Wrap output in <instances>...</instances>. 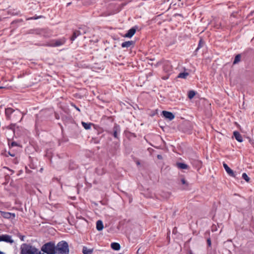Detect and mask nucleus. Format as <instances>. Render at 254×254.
<instances>
[{
    "label": "nucleus",
    "mask_w": 254,
    "mask_h": 254,
    "mask_svg": "<svg viewBox=\"0 0 254 254\" xmlns=\"http://www.w3.org/2000/svg\"><path fill=\"white\" fill-rule=\"evenodd\" d=\"M5 114L7 120L12 119L14 121H16L19 120L21 113L18 109L14 110L11 108H7L5 110Z\"/></svg>",
    "instance_id": "obj_1"
},
{
    "label": "nucleus",
    "mask_w": 254,
    "mask_h": 254,
    "mask_svg": "<svg viewBox=\"0 0 254 254\" xmlns=\"http://www.w3.org/2000/svg\"><path fill=\"white\" fill-rule=\"evenodd\" d=\"M21 254H41L36 248L27 244H23L21 246Z\"/></svg>",
    "instance_id": "obj_2"
},
{
    "label": "nucleus",
    "mask_w": 254,
    "mask_h": 254,
    "mask_svg": "<svg viewBox=\"0 0 254 254\" xmlns=\"http://www.w3.org/2000/svg\"><path fill=\"white\" fill-rule=\"evenodd\" d=\"M56 254H69L68 245L66 242L62 241L56 247Z\"/></svg>",
    "instance_id": "obj_3"
},
{
    "label": "nucleus",
    "mask_w": 254,
    "mask_h": 254,
    "mask_svg": "<svg viewBox=\"0 0 254 254\" xmlns=\"http://www.w3.org/2000/svg\"><path fill=\"white\" fill-rule=\"evenodd\" d=\"M55 243L54 242H49L44 244L41 251L47 254H56Z\"/></svg>",
    "instance_id": "obj_4"
},
{
    "label": "nucleus",
    "mask_w": 254,
    "mask_h": 254,
    "mask_svg": "<svg viewBox=\"0 0 254 254\" xmlns=\"http://www.w3.org/2000/svg\"><path fill=\"white\" fill-rule=\"evenodd\" d=\"M66 40L64 38H62L59 39L53 40L47 44L50 47H59L64 45L65 43Z\"/></svg>",
    "instance_id": "obj_5"
},
{
    "label": "nucleus",
    "mask_w": 254,
    "mask_h": 254,
    "mask_svg": "<svg viewBox=\"0 0 254 254\" xmlns=\"http://www.w3.org/2000/svg\"><path fill=\"white\" fill-rule=\"evenodd\" d=\"M121 132L120 126L117 124H115L113 130L110 132V133L112 134L115 138L119 139V136Z\"/></svg>",
    "instance_id": "obj_6"
},
{
    "label": "nucleus",
    "mask_w": 254,
    "mask_h": 254,
    "mask_svg": "<svg viewBox=\"0 0 254 254\" xmlns=\"http://www.w3.org/2000/svg\"><path fill=\"white\" fill-rule=\"evenodd\" d=\"M29 33L37 35H41L44 37H46V29L36 28L34 29H31L29 31Z\"/></svg>",
    "instance_id": "obj_7"
},
{
    "label": "nucleus",
    "mask_w": 254,
    "mask_h": 254,
    "mask_svg": "<svg viewBox=\"0 0 254 254\" xmlns=\"http://www.w3.org/2000/svg\"><path fill=\"white\" fill-rule=\"evenodd\" d=\"M3 241L10 244L14 243V241L11 239V236L6 234L0 235V242Z\"/></svg>",
    "instance_id": "obj_8"
},
{
    "label": "nucleus",
    "mask_w": 254,
    "mask_h": 254,
    "mask_svg": "<svg viewBox=\"0 0 254 254\" xmlns=\"http://www.w3.org/2000/svg\"><path fill=\"white\" fill-rule=\"evenodd\" d=\"M1 216L4 218L10 219L14 218L15 217V214L10 212H3L0 211Z\"/></svg>",
    "instance_id": "obj_9"
},
{
    "label": "nucleus",
    "mask_w": 254,
    "mask_h": 254,
    "mask_svg": "<svg viewBox=\"0 0 254 254\" xmlns=\"http://www.w3.org/2000/svg\"><path fill=\"white\" fill-rule=\"evenodd\" d=\"M84 33H85V31L84 30L82 32L81 30H75L70 38V40L71 41H73L78 36Z\"/></svg>",
    "instance_id": "obj_10"
},
{
    "label": "nucleus",
    "mask_w": 254,
    "mask_h": 254,
    "mask_svg": "<svg viewBox=\"0 0 254 254\" xmlns=\"http://www.w3.org/2000/svg\"><path fill=\"white\" fill-rule=\"evenodd\" d=\"M223 166L226 171V172L227 173V174L231 177H235V174L233 171L230 169L229 166L225 163H223Z\"/></svg>",
    "instance_id": "obj_11"
},
{
    "label": "nucleus",
    "mask_w": 254,
    "mask_h": 254,
    "mask_svg": "<svg viewBox=\"0 0 254 254\" xmlns=\"http://www.w3.org/2000/svg\"><path fill=\"white\" fill-rule=\"evenodd\" d=\"M162 115L166 119H169L170 121L172 120L175 118V116L172 113L166 111H163Z\"/></svg>",
    "instance_id": "obj_12"
},
{
    "label": "nucleus",
    "mask_w": 254,
    "mask_h": 254,
    "mask_svg": "<svg viewBox=\"0 0 254 254\" xmlns=\"http://www.w3.org/2000/svg\"><path fill=\"white\" fill-rule=\"evenodd\" d=\"M163 69L166 72H169L172 69V66L171 63L169 61H166L163 65Z\"/></svg>",
    "instance_id": "obj_13"
},
{
    "label": "nucleus",
    "mask_w": 254,
    "mask_h": 254,
    "mask_svg": "<svg viewBox=\"0 0 254 254\" xmlns=\"http://www.w3.org/2000/svg\"><path fill=\"white\" fill-rule=\"evenodd\" d=\"M134 45V42L133 41H126L125 42H123L122 45H121V46L122 48H128L131 46H133Z\"/></svg>",
    "instance_id": "obj_14"
},
{
    "label": "nucleus",
    "mask_w": 254,
    "mask_h": 254,
    "mask_svg": "<svg viewBox=\"0 0 254 254\" xmlns=\"http://www.w3.org/2000/svg\"><path fill=\"white\" fill-rule=\"evenodd\" d=\"M135 32L136 29L134 27H132L127 31V32L125 34V37L131 38L135 34Z\"/></svg>",
    "instance_id": "obj_15"
},
{
    "label": "nucleus",
    "mask_w": 254,
    "mask_h": 254,
    "mask_svg": "<svg viewBox=\"0 0 254 254\" xmlns=\"http://www.w3.org/2000/svg\"><path fill=\"white\" fill-rule=\"evenodd\" d=\"M233 135L235 137V139L239 142H242L243 141V137L241 134L239 133V132L237 131H235L233 132Z\"/></svg>",
    "instance_id": "obj_16"
},
{
    "label": "nucleus",
    "mask_w": 254,
    "mask_h": 254,
    "mask_svg": "<svg viewBox=\"0 0 254 254\" xmlns=\"http://www.w3.org/2000/svg\"><path fill=\"white\" fill-rule=\"evenodd\" d=\"M111 247L113 250L115 251H119L121 249L120 245L119 243L116 242L112 243L111 244Z\"/></svg>",
    "instance_id": "obj_17"
},
{
    "label": "nucleus",
    "mask_w": 254,
    "mask_h": 254,
    "mask_svg": "<svg viewBox=\"0 0 254 254\" xmlns=\"http://www.w3.org/2000/svg\"><path fill=\"white\" fill-rule=\"evenodd\" d=\"M176 166L181 169H187L189 168L188 165L183 163H177Z\"/></svg>",
    "instance_id": "obj_18"
},
{
    "label": "nucleus",
    "mask_w": 254,
    "mask_h": 254,
    "mask_svg": "<svg viewBox=\"0 0 254 254\" xmlns=\"http://www.w3.org/2000/svg\"><path fill=\"white\" fill-rule=\"evenodd\" d=\"M104 228L103 222L101 220H98L96 222V229L98 231H101Z\"/></svg>",
    "instance_id": "obj_19"
},
{
    "label": "nucleus",
    "mask_w": 254,
    "mask_h": 254,
    "mask_svg": "<svg viewBox=\"0 0 254 254\" xmlns=\"http://www.w3.org/2000/svg\"><path fill=\"white\" fill-rule=\"evenodd\" d=\"M181 183L184 185L183 189H187L189 187V183L187 182L184 178H182L180 179Z\"/></svg>",
    "instance_id": "obj_20"
},
{
    "label": "nucleus",
    "mask_w": 254,
    "mask_h": 254,
    "mask_svg": "<svg viewBox=\"0 0 254 254\" xmlns=\"http://www.w3.org/2000/svg\"><path fill=\"white\" fill-rule=\"evenodd\" d=\"M241 54L237 55L235 57L233 64H238L241 61Z\"/></svg>",
    "instance_id": "obj_21"
},
{
    "label": "nucleus",
    "mask_w": 254,
    "mask_h": 254,
    "mask_svg": "<svg viewBox=\"0 0 254 254\" xmlns=\"http://www.w3.org/2000/svg\"><path fill=\"white\" fill-rule=\"evenodd\" d=\"M93 250L92 249H87L86 247H84L82 250L83 254H92Z\"/></svg>",
    "instance_id": "obj_22"
},
{
    "label": "nucleus",
    "mask_w": 254,
    "mask_h": 254,
    "mask_svg": "<svg viewBox=\"0 0 254 254\" xmlns=\"http://www.w3.org/2000/svg\"><path fill=\"white\" fill-rule=\"evenodd\" d=\"M188 75H189L188 72H181L178 74V77L186 79L188 77Z\"/></svg>",
    "instance_id": "obj_23"
},
{
    "label": "nucleus",
    "mask_w": 254,
    "mask_h": 254,
    "mask_svg": "<svg viewBox=\"0 0 254 254\" xmlns=\"http://www.w3.org/2000/svg\"><path fill=\"white\" fill-rule=\"evenodd\" d=\"M81 124L84 128L86 129H89L91 128V125L92 124L91 123H86L83 122H82Z\"/></svg>",
    "instance_id": "obj_24"
},
{
    "label": "nucleus",
    "mask_w": 254,
    "mask_h": 254,
    "mask_svg": "<svg viewBox=\"0 0 254 254\" xmlns=\"http://www.w3.org/2000/svg\"><path fill=\"white\" fill-rule=\"evenodd\" d=\"M195 95V91L193 90H190L188 92V98L190 99H191L194 97Z\"/></svg>",
    "instance_id": "obj_25"
},
{
    "label": "nucleus",
    "mask_w": 254,
    "mask_h": 254,
    "mask_svg": "<svg viewBox=\"0 0 254 254\" xmlns=\"http://www.w3.org/2000/svg\"><path fill=\"white\" fill-rule=\"evenodd\" d=\"M242 178L243 179H244L247 182H250V178L248 177V176L247 175L246 173H244L243 174H242Z\"/></svg>",
    "instance_id": "obj_26"
},
{
    "label": "nucleus",
    "mask_w": 254,
    "mask_h": 254,
    "mask_svg": "<svg viewBox=\"0 0 254 254\" xmlns=\"http://www.w3.org/2000/svg\"><path fill=\"white\" fill-rule=\"evenodd\" d=\"M42 17H43V16H42V15L37 16H33V17L28 18L27 19V20H36V19H38L42 18Z\"/></svg>",
    "instance_id": "obj_27"
},
{
    "label": "nucleus",
    "mask_w": 254,
    "mask_h": 254,
    "mask_svg": "<svg viewBox=\"0 0 254 254\" xmlns=\"http://www.w3.org/2000/svg\"><path fill=\"white\" fill-rule=\"evenodd\" d=\"M203 44V42L202 41V39H200L199 41V43L197 46V48L195 50L196 51H197L199 49L201 48L202 46V45Z\"/></svg>",
    "instance_id": "obj_28"
},
{
    "label": "nucleus",
    "mask_w": 254,
    "mask_h": 254,
    "mask_svg": "<svg viewBox=\"0 0 254 254\" xmlns=\"http://www.w3.org/2000/svg\"><path fill=\"white\" fill-rule=\"evenodd\" d=\"M207 244L208 247H210L211 246V241L210 238L207 239Z\"/></svg>",
    "instance_id": "obj_29"
},
{
    "label": "nucleus",
    "mask_w": 254,
    "mask_h": 254,
    "mask_svg": "<svg viewBox=\"0 0 254 254\" xmlns=\"http://www.w3.org/2000/svg\"><path fill=\"white\" fill-rule=\"evenodd\" d=\"M212 231H216V226H214V225L212 226Z\"/></svg>",
    "instance_id": "obj_30"
},
{
    "label": "nucleus",
    "mask_w": 254,
    "mask_h": 254,
    "mask_svg": "<svg viewBox=\"0 0 254 254\" xmlns=\"http://www.w3.org/2000/svg\"><path fill=\"white\" fill-rule=\"evenodd\" d=\"M11 145L12 146H16L17 145V143L15 142H12L11 144Z\"/></svg>",
    "instance_id": "obj_31"
},
{
    "label": "nucleus",
    "mask_w": 254,
    "mask_h": 254,
    "mask_svg": "<svg viewBox=\"0 0 254 254\" xmlns=\"http://www.w3.org/2000/svg\"><path fill=\"white\" fill-rule=\"evenodd\" d=\"M8 154L12 156V157H14L15 156V154L14 153H11L10 152H8Z\"/></svg>",
    "instance_id": "obj_32"
},
{
    "label": "nucleus",
    "mask_w": 254,
    "mask_h": 254,
    "mask_svg": "<svg viewBox=\"0 0 254 254\" xmlns=\"http://www.w3.org/2000/svg\"><path fill=\"white\" fill-rule=\"evenodd\" d=\"M24 236H21V235H20V240H21L22 241H24Z\"/></svg>",
    "instance_id": "obj_33"
},
{
    "label": "nucleus",
    "mask_w": 254,
    "mask_h": 254,
    "mask_svg": "<svg viewBox=\"0 0 254 254\" xmlns=\"http://www.w3.org/2000/svg\"><path fill=\"white\" fill-rule=\"evenodd\" d=\"M157 158L159 159H161L162 158V156L161 155H157Z\"/></svg>",
    "instance_id": "obj_34"
},
{
    "label": "nucleus",
    "mask_w": 254,
    "mask_h": 254,
    "mask_svg": "<svg viewBox=\"0 0 254 254\" xmlns=\"http://www.w3.org/2000/svg\"><path fill=\"white\" fill-rule=\"evenodd\" d=\"M75 109H76L77 111H79V112L80 111V109H79L78 107H76L75 106Z\"/></svg>",
    "instance_id": "obj_35"
},
{
    "label": "nucleus",
    "mask_w": 254,
    "mask_h": 254,
    "mask_svg": "<svg viewBox=\"0 0 254 254\" xmlns=\"http://www.w3.org/2000/svg\"><path fill=\"white\" fill-rule=\"evenodd\" d=\"M136 164H137V165H140V162H139V161H137V162H136Z\"/></svg>",
    "instance_id": "obj_36"
},
{
    "label": "nucleus",
    "mask_w": 254,
    "mask_h": 254,
    "mask_svg": "<svg viewBox=\"0 0 254 254\" xmlns=\"http://www.w3.org/2000/svg\"><path fill=\"white\" fill-rule=\"evenodd\" d=\"M0 254H4V253L2 252H1V251H0Z\"/></svg>",
    "instance_id": "obj_37"
},
{
    "label": "nucleus",
    "mask_w": 254,
    "mask_h": 254,
    "mask_svg": "<svg viewBox=\"0 0 254 254\" xmlns=\"http://www.w3.org/2000/svg\"><path fill=\"white\" fill-rule=\"evenodd\" d=\"M57 119H59V117H58V116H56V117Z\"/></svg>",
    "instance_id": "obj_38"
},
{
    "label": "nucleus",
    "mask_w": 254,
    "mask_h": 254,
    "mask_svg": "<svg viewBox=\"0 0 254 254\" xmlns=\"http://www.w3.org/2000/svg\"><path fill=\"white\" fill-rule=\"evenodd\" d=\"M1 88V87H0V88Z\"/></svg>",
    "instance_id": "obj_39"
}]
</instances>
